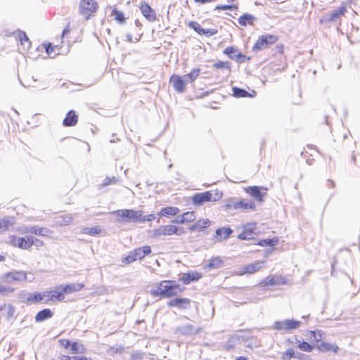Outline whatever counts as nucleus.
Listing matches in <instances>:
<instances>
[{"label":"nucleus","instance_id":"20e7f679","mask_svg":"<svg viewBox=\"0 0 360 360\" xmlns=\"http://www.w3.org/2000/svg\"><path fill=\"white\" fill-rule=\"evenodd\" d=\"M278 39V36L274 34H266L259 37L255 44L252 51L258 52L259 51L267 49L270 45L276 43Z\"/></svg>","mask_w":360,"mask_h":360},{"label":"nucleus","instance_id":"37998d69","mask_svg":"<svg viewBox=\"0 0 360 360\" xmlns=\"http://www.w3.org/2000/svg\"><path fill=\"white\" fill-rule=\"evenodd\" d=\"M185 223L192 222L195 218L196 215L194 212H186L181 214Z\"/></svg>","mask_w":360,"mask_h":360},{"label":"nucleus","instance_id":"0eeeda50","mask_svg":"<svg viewBox=\"0 0 360 360\" xmlns=\"http://www.w3.org/2000/svg\"><path fill=\"white\" fill-rule=\"evenodd\" d=\"M178 233V227L174 225L160 226L150 232V237L158 238L160 236H171Z\"/></svg>","mask_w":360,"mask_h":360},{"label":"nucleus","instance_id":"79ce46f5","mask_svg":"<svg viewBox=\"0 0 360 360\" xmlns=\"http://www.w3.org/2000/svg\"><path fill=\"white\" fill-rule=\"evenodd\" d=\"M19 37L20 39V42L22 46H25V49H28L31 46V42L29 40V38L26 35L25 32H20L19 34Z\"/></svg>","mask_w":360,"mask_h":360},{"label":"nucleus","instance_id":"c03bdc74","mask_svg":"<svg viewBox=\"0 0 360 360\" xmlns=\"http://www.w3.org/2000/svg\"><path fill=\"white\" fill-rule=\"evenodd\" d=\"M101 232V229L98 227H86L83 229L82 233L91 236H96Z\"/></svg>","mask_w":360,"mask_h":360},{"label":"nucleus","instance_id":"f03ea898","mask_svg":"<svg viewBox=\"0 0 360 360\" xmlns=\"http://www.w3.org/2000/svg\"><path fill=\"white\" fill-rule=\"evenodd\" d=\"M112 214L117 217V221L120 223H140L141 210L122 209L113 211Z\"/></svg>","mask_w":360,"mask_h":360},{"label":"nucleus","instance_id":"2eb2a0df","mask_svg":"<svg viewBox=\"0 0 360 360\" xmlns=\"http://www.w3.org/2000/svg\"><path fill=\"white\" fill-rule=\"evenodd\" d=\"M346 8L340 7L338 9L332 11L330 13L326 14L321 20L322 22H337L342 15L345 14Z\"/></svg>","mask_w":360,"mask_h":360},{"label":"nucleus","instance_id":"6e6552de","mask_svg":"<svg viewBox=\"0 0 360 360\" xmlns=\"http://www.w3.org/2000/svg\"><path fill=\"white\" fill-rule=\"evenodd\" d=\"M9 241L11 245L25 250L30 249L34 243V239L32 237L25 238L15 236H10Z\"/></svg>","mask_w":360,"mask_h":360},{"label":"nucleus","instance_id":"f257e3e1","mask_svg":"<svg viewBox=\"0 0 360 360\" xmlns=\"http://www.w3.org/2000/svg\"><path fill=\"white\" fill-rule=\"evenodd\" d=\"M184 289V288H181L179 285L173 284L172 281H163L153 288L150 292L153 296L170 297L181 293Z\"/></svg>","mask_w":360,"mask_h":360},{"label":"nucleus","instance_id":"13d9d810","mask_svg":"<svg viewBox=\"0 0 360 360\" xmlns=\"http://www.w3.org/2000/svg\"><path fill=\"white\" fill-rule=\"evenodd\" d=\"M115 177H112V178H110V177H106L105 179V180L103 181V185L105 186H108L110 184H112V182H115Z\"/></svg>","mask_w":360,"mask_h":360},{"label":"nucleus","instance_id":"e433bc0d","mask_svg":"<svg viewBox=\"0 0 360 360\" xmlns=\"http://www.w3.org/2000/svg\"><path fill=\"white\" fill-rule=\"evenodd\" d=\"M44 300L43 293L35 292L29 294L27 297V302L28 303H37Z\"/></svg>","mask_w":360,"mask_h":360},{"label":"nucleus","instance_id":"39448f33","mask_svg":"<svg viewBox=\"0 0 360 360\" xmlns=\"http://www.w3.org/2000/svg\"><path fill=\"white\" fill-rule=\"evenodd\" d=\"M151 252V248L150 246L146 245L138 248L131 252L124 257L123 262L126 264H130L135 262L137 259H141L145 256L149 255Z\"/></svg>","mask_w":360,"mask_h":360},{"label":"nucleus","instance_id":"4d7b16f0","mask_svg":"<svg viewBox=\"0 0 360 360\" xmlns=\"http://www.w3.org/2000/svg\"><path fill=\"white\" fill-rule=\"evenodd\" d=\"M174 224H185V221L181 215L178 216L174 220L172 221Z\"/></svg>","mask_w":360,"mask_h":360},{"label":"nucleus","instance_id":"423d86ee","mask_svg":"<svg viewBox=\"0 0 360 360\" xmlns=\"http://www.w3.org/2000/svg\"><path fill=\"white\" fill-rule=\"evenodd\" d=\"M30 276H27V274L25 271H13L6 274L4 276V281L6 283H12L13 281H32L34 279L32 274H29Z\"/></svg>","mask_w":360,"mask_h":360},{"label":"nucleus","instance_id":"9d476101","mask_svg":"<svg viewBox=\"0 0 360 360\" xmlns=\"http://www.w3.org/2000/svg\"><path fill=\"white\" fill-rule=\"evenodd\" d=\"M301 322L299 321L286 319L283 321H276L274 324V328L278 330H289L299 328Z\"/></svg>","mask_w":360,"mask_h":360},{"label":"nucleus","instance_id":"bf43d9fd","mask_svg":"<svg viewBox=\"0 0 360 360\" xmlns=\"http://www.w3.org/2000/svg\"><path fill=\"white\" fill-rule=\"evenodd\" d=\"M142 357H143L142 354L139 353V352L133 353L131 355V358L134 360H139V359H142Z\"/></svg>","mask_w":360,"mask_h":360},{"label":"nucleus","instance_id":"a211bd4d","mask_svg":"<svg viewBox=\"0 0 360 360\" xmlns=\"http://www.w3.org/2000/svg\"><path fill=\"white\" fill-rule=\"evenodd\" d=\"M263 262H256L253 264L245 265L241 269V270L237 273L238 275H243L245 274H254L262 268Z\"/></svg>","mask_w":360,"mask_h":360},{"label":"nucleus","instance_id":"b1692460","mask_svg":"<svg viewBox=\"0 0 360 360\" xmlns=\"http://www.w3.org/2000/svg\"><path fill=\"white\" fill-rule=\"evenodd\" d=\"M78 121V116L74 110H70L65 119L63 120V124L65 127L75 126Z\"/></svg>","mask_w":360,"mask_h":360},{"label":"nucleus","instance_id":"8fccbe9b","mask_svg":"<svg viewBox=\"0 0 360 360\" xmlns=\"http://www.w3.org/2000/svg\"><path fill=\"white\" fill-rule=\"evenodd\" d=\"M83 347L82 345H79L77 342H74L71 345L70 350L73 354L83 353Z\"/></svg>","mask_w":360,"mask_h":360},{"label":"nucleus","instance_id":"f8f14e48","mask_svg":"<svg viewBox=\"0 0 360 360\" xmlns=\"http://www.w3.org/2000/svg\"><path fill=\"white\" fill-rule=\"evenodd\" d=\"M267 188L264 186H252L245 188L246 193L259 202L264 201V198L266 195Z\"/></svg>","mask_w":360,"mask_h":360},{"label":"nucleus","instance_id":"338daca9","mask_svg":"<svg viewBox=\"0 0 360 360\" xmlns=\"http://www.w3.org/2000/svg\"><path fill=\"white\" fill-rule=\"evenodd\" d=\"M127 40L128 42H132L133 41V37H132V35L131 34H127Z\"/></svg>","mask_w":360,"mask_h":360},{"label":"nucleus","instance_id":"603ef678","mask_svg":"<svg viewBox=\"0 0 360 360\" xmlns=\"http://www.w3.org/2000/svg\"><path fill=\"white\" fill-rule=\"evenodd\" d=\"M14 292V288L11 287H6L0 284V295H8Z\"/></svg>","mask_w":360,"mask_h":360},{"label":"nucleus","instance_id":"c9c22d12","mask_svg":"<svg viewBox=\"0 0 360 360\" xmlns=\"http://www.w3.org/2000/svg\"><path fill=\"white\" fill-rule=\"evenodd\" d=\"M223 261L219 257H213L209 260V263L206 265V268L209 269H218L221 267Z\"/></svg>","mask_w":360,"mask_h":360},{"label":"nucleus","instance_id":"de8ad7c7","mask_svg":"<svg viewBox=\"0 0 360 360\" xmlns=\"http://www.w3.org/2000/svg\"><path fill=\"white\" fill-rule=\"evenodd\" d=\"M188 27L194 30L199 34H202V32L204 30V28H202L198 22L195 21L190 22L188 23Z\"/></svg>","mask_w":360,"mask_h":360},{"label":"nucleus","instance_id":"5fc2aeb1","mask_svg":"<svg viewBox=\"0 0 360 360\" xmlns=\"http://www.w3.org/2000/svg\"><path fill=\"white\" fill-rule=\"evenodd\" d=\"M238 7L236 5H218L215 7V10H230L236 9Z\"/></svg>","mask_w":360,"mask_h":360},{"label":"nucleus","instance_id":"72a5a7b5","mask_svg":"<svg viewBox=\"0 0 360 360\" xmlns=\"http://www.w3.org/2000/svg\"><path fill=\"white\" fill-rule=\"evenodd\" d=\"M256 20V18L251 14H244L240 16L238 21V23L242 26H246L248 24L252 25L253 22Z\"/></svg>","mask_w":360,"mask_h":360},{"label":"nucleus","instance_id":"c756f323","mask_svg":"<svg viewBox=\"0 0 360 360\" xmlns=\"http://www.w3.org/2000/svg\"><path fill=\"white\" fill-rule=\"evenodd\" d=\"M53 313L49 309H44L40 311H39L35 316V321L36 322H42L46 319H49L53 317Z\"/></svg>","mask_w":360,"mask_h":360},{"label":"nucleus","instance_id":"6e6d98bb","mask_svg":"<svg viewBox=\"0 0 360 360\" xmlns=\"http://www.w3.org/2000/svg\"><path fill=\"white\" fill-rule=\"evenodd\" d=\"M218 31L216 29H204L201 35L210 37L217 34Z\"/></svg>","mask_w":360,"mask_h":360},{"label":"nucleus","instance_id":"69168bd1","mask_svg":"<svg viewBox=\"0 0 360 360\" xmlns=\"http://www.w3.org/2000/svg\"><path fill=\"white\" fill-rule=\"evenodd\" d=\"M60 360H72V356L68 355H61L60 357Z\"/></svg>","mask_w":360,"mask_h":360},{"label":"nucleus","instance_id":"58836bf2","mask_svg":"<svg viewBox=\"0 0 360 360\" xmlns=\"http://www.w3.org/2000/svg\"><path fill=\"white\" fill-rule=\"evenodd\" d=\"M278 240L276 238H274L271 239H264V240H259L258 242V245L260 246H262V247H266V246L273 247V246H275L278 243Z\"/></svg>","mask_w":360,"mask_h":360},{"label":"nucleus","instance_id":"2f4dec72","mask_svg":"<svg viewBox=\"0 0 360 360\" xmlns=\"http://www.w3.org/2000/svg\"><path fill=\"white\" fill-rule=\"evenodd\" d=\"M317 347L321 352L333 351V352L337 353L339 350V347L337 345L326 342H321L318 345Z\"/></svg>","mask_w":360,"mask_h":360},{"label":"nucleus","instance_id":"680f3d73","mask_svg":"<svg viewBox=\"0 0 360 360\" xmlns=\"http://www.w3.org/2000/svg\"><path fill=\"white\" fill-rule=\"evenodd\" d=\"M34 239V243L33 245H35L37 247H40V246H42L43 245V242L37 238H33Z\"/></svg>","mask_w":360,"mask_h":360},{"label":"nucleus","instance_id":"f704fd0d","mask_svg":"<svg viewBox=\"0 0 360 360\" xmlns=\"http://www.w3.org/2000/svg\"><path fill=\"white\" fill-rule=\"evenodd\" d=\"M179 212L178 207H166L161 210L160 215L161 216H174Z\"/></svg>","mask_w":360,"mask_h":360},{"label":"nucleus","instance_id":"f3484780","mask_svg":"<svg viewBox=\"0 0 360 360\" xmlns=\"http://www.w3.org/2000/svg\"><path fill=\"white\" fill-rule=\"evenodd\" d=\"M169 82L173 85V88L178 93H183L185 91V80L181 77L173 75L170 77Z\"/></svg>","mask_w":360,"mask_h":360},{"label":"nucleus","instance_id":"7ed1b4c3","mask_svg":"<svg viewBox=\"0 0 360 360\" xmlns=\"http://www.w3.org/2000/svg\"><path fill=\"white\" fill-rule=\"evenodd\" d=\"M223 193L220 191H206L196 193L193 196V202L195 205H200L205 202H215L222 198Z\"/></svg>","mask_w":360,"mask_h":360},{"label":"nucleus","instance_id":"5701e85b","mask_svg":"<svg viewBox=\"0 0 360 360\" xmlns=\"http://www.w3.org/2000/svg\"><path fill=\"white\" fill-rule=\"evenodd\" d=\"M200 278H202V274L200 273L193 271L187 274H184L180 278L184 284H189L191 281H198Z\"/></svg>","mask_w":360,"mask_h":360},{"label":"nucleus","instance_id":"0e129e2a","mask_svg":"<svg viewBox=\"0 0 360 360\" xmlns=\"http://www.w3.org/2000/svg\"><path fill=\"white\" fill-rule=\"evenodd\" d=\"M70 32V26L68 25L65 27V29L63 30V34H62V37H64V36L65 34H67L68 33H69Z\"/></svg>","mask_w":360,"mask_h":360},{"label":"nucleus","instance_id":"1a4fd4ad","mask_svg":"<svg viewBox=\"0 0 360 360\" xmlns=\"http://www.w3.org/2000/svg\"><path fill=\"white\" fill-rule=\"evenodd\" d=\"M98 4L94 0H82L80 2L81 13L88 19L92 13L96 11Z\"/></svg>","mask_w":360,"mask_h":360},{"label":"nucleus","instance_id":"4468645a","mask_svg":"<svg viewBox=\"0 0 360 360\" xmlns=\"http://www.w3.org/2000/svg\"><path fill=\"white\" fill-rule=\"evenodd\" d=\"M19 231L22 234L32 233L42 237H48L51 231L47 228H39L37 226H25L21 228Z\"/></svg>","mask_w":360,"mask_h":360},{"label":"nucleus","instance_id":"7c9ffc66","mask_svg":"<svg viewBox=\"0 0 360 360\" xmlns=\"http://www.w3.org/2000/svg\"><path fill=\"white\" fill-rule=\"evenodd\" d=\"M210 221L208 219H199L197 221L195 224H192L189 227V230L191 231H202L205 228H206L209 224Z\"/></svg>","mask_w":360,"mask_h":360},{"label":"nucleus","instance_id":"4be33fe9","mask_svg":"<svg viewBox=\"0 0 360 360\" xmlns=\"http://www.w3.org/2000/svg\"><path fill=\"white\" fill-rule=\"evenodd\" d=\"M224 53L228 55L232 60H235L238 63L244 62L245 56L240 53H238L237 50L233 46L226 48Z\"/></svg>","mask_w":360,"mask_h":360},{"label":"nucleus","instance_id":"9b49d317","mask_svg":"<svg viewBox=\"0 0 360 360\" xmlns=\"http://www.w3.org/2000/svg\"><path fill=\"white\" fill-rule=\"evenodd\" d=\"M201 331V328H195L191 323L179 326L175 329V333L183 336L196 335L200 333Z\"/></svg>","mask_w":360,"mask_h":360},{"label":"nucleus","instance_id":"ea45409f","mask_svg":"<svg viewBox=\"0 0 360 360\" xmlns=\"http://www.w3.org/2000/svg\"><path fill=\"white\" fill-rule=\"evenodd\" d=\"M111 15L115 17V19L120 24H124L125 22V18L124 13L121 11H119L116 8H114L112 11Z\"/></svg>","mask_w":360,"mask_h":360},{"label":"nucleus","instance_id":"e2e57ef3","mask_svg":"<svg viewBox=\"0 0 360 360\" xmlns=\"http://www.w3.org/2000/svg\"><path fill=\"white\" fill-rule=\"evenodd\" d=\"M215 0H194V1L195 3H199V4H202L210 3V2H213Z\"/></svg>","mask_w":360,"mask_h":360},{"label":"nucleus","instance_id":"052dcab7","mask_svg":"<svg viewBox=\"0 0 360 360\" xmlns=\"http://www.w3.org/2000/svg\"><path fill=\"white\" fill-rule=\"evenodd\" d=\"M46 52L47 54H51L53 51V48L51 45V44H49L47 46H46Z\"/></svg>","mask_w":360,"mask_h":360},{"label":"nucleus","instance_id":"49530a36","mask_svg":"<svg viewBox=\"0 0 360 360\" xmlns=\"http://www.w3.org/2000/svg\"><path fill=\"white\" fill-rule=\"evenodd\" d=\"M200 72V70L199 68H195L192 70V71L190 73L186 75V78H189V82L191 83L196 79Z\"/></svg>","mask_w":360,"mask_h":360},{"label":"nucleus","instance_id":"ddd939ff","mask_svg":"<svg viewBox=\"0 0 360 360\" xmlns=\"http://www.w3.org/2000/svg\"><path fill=\"white\" fill-rule=\"evenodd\" d=\"M43 295L44 298L46 299L45 302L49 301L60 302L65 299V295H63V292H61L60 288H59V285L56 286L53 290L44 291Z\"/></svg>","mask_w":360,"mask_h":360},{"label":"nucleus","instance_id":"dca6fc26","mask_svg":"<svg viewBox=\"0 0 360 360\" xmlns=\"http://www.w3.org/2000/svg\"><path fill=\"white\" fill-rule=\"evenodd\" d=\"M256 228L255 223H248L243 226V231L240 233L238 238L240 240H250L254 238L255 233L254 232Z\"/></svg>","mask_w":360,"mask_h":360},{"label":"nucleus","instance_id":"393cba45","mask_svg":"<svg viewBox=\"0 0 360 360\" xmlns=\"http://www.w3.org/2000/svg\"><path fill=\"white\" fill-rule=\"evenodd\" d=\"M283 278L278 276H272L266 277L265 279L260 282V285L263 287L267 285H274L283 283Z\"/></svg>","mask_w":360,"mask_h":360},{"label":"nucleus","instance_id":"864d4df0","mask_svg":"<svg viewBox=\"0 0 360 360\" xmlns=\"http://www.w3.org/2000/svg\"><path fill=\"white\" fill-rule=\"evenodd\" d=\"M155 219V217L154 214H150L148 215H143V212L141 210V219L140 223L145 222V221H150Z\"/></svg>","mask_w":360,"mask_h":360},{"label":"nucleus","instance_id":"bb28decb","mask_svg":"<svg viewBox=\"0 0 360 360\" xmlns=\"http://www.w3.org/2000/svg\"><path fill=\"white\" fill-rule=\"evenodd\" d=\"M233 207L235 210H255V205L252 201H245V200H240L237 201L233 203Z\"/></svg>","mask_w":360,"mask_h":360},{"label":"nucleus","instance_id":"c85d7f7f","mask_svg":"<svg viewBox=\"0 0 360 360\" xmlns=\"http://www.w3.org/2000/svg\"><path fill=\"white\" fill-rule=\"evenodd\" d=\"M15 224V218L12 217H6L0 219V232L8 230Z\"/></svg>","mask_w":360,"mask_h":360},{"label":"nucleus","instance_id":"a19ab883","mask_svg":"<svg viewBox=\"0 0 360 360\" xmlns=\"http://www.w3.org/2000/svg\"><path fill=\"white\" fill-rule=\"evenodd\" d=\"M322 331L321 330H319L317 332L316 331H313V330H311L309 331V340L311 342H320L321 340V339L323 338L322 337Z\"/></svg>","mask_w":360,"mask_h":360},{"label":"nucleus","instance_id":"6ab92c4d","mask_svg":"<svg viewBox=\"0 0 360 360\" xmlns=\"http://www.w3.org/2000/svg\"><path fill=\"white\" fill-rule=\"evenodd\" d=\"M232 233L233 230L230 227H221L217 229L215 231L214 240L216 242H221L223 240H226L230 237Z\"/></svg>","mask_w":360,"mask_h":360},{"label":"nucleus","instance_id":"3c124183","mask_svg":"<svg viewBox=\"0 0 360 360\" xmlns=\"http://www.w3.org/2000/svg\"><path fill=\"white\" fill-rule=\"evenodd\" d=\"M213 66L217 69H227L230 70V65L229 62L218 61L214 63Z\"/></svg>","mask_w":360,"mask_h":360},{"label":"nucleus","instance_id":"774afa93","mask_svg":"<svg viewBox=\"0 0 360 360\" xmlns=\"http://www.w3.org/2000/svg\"><path fill=\"white\" fill-rule=\"evenodd\" d=\"M79 360H92V359H91L89 357H86V356H82L79 357Z\"/></svg>","mask_w":360,"mask_h":360},{"label":"nucleus","instance_id":"473e14b6","mask_svg":"<svg viewBox=\"0 0 360 360\" xmlns=\"http://www.w3.org/2000/svg\"><path fill=\"white\" fill-rule=\"evenodd\" d=\"M73 221V217L70 214H66L64 215H61L58 217H57L56 220V223L57 225L63 226H68L72 223Z\"/></svg>","mask_w":360,"mask_h":360},{"label":"nucleus","instance_id":"4c0bfd02","mask_svg":"<svg viewBox=\"0 0 360 360\" xmlns=\"http://www.w3.org/2000/svg\"><path fill=\"white\" fill-rule=\"evenodd\" d=\"M232 91L233 93V96L236 98H242V97H252L253 95H251L246 90L243 89H240L238 87L233 86L232 88Z\"/></svg>","mask_w":360,"mask_h":360},{"label":"nucleus","instance_id":"aec40b11","mask_svg":"<svg viewBox=\"0 0 360 360\" xmlns=\"http://www.w3.org/2000/svg\"><path fill=\"white\" fill-rule=\"evenodd\" d=\"M140 10L143 15L150 22L156 20V13L155 11L146 3H143L140 6Z\"/></svg>","mask_w":360,"mask_h":360},{"label":"nucleus","instance_id":"cd10ccee","mask_svg":"<svg viewBox=\"0 0 360 360\" xmlns=\"http://www.w3.org/2000/svg\"><path fill=\"white\" fill-rule=\"evenodd\" d=\"M241 343V338L238 335H231L224 345L227 351L233 349L237 345Z\"/></svg>","mask_w":360,"mask_h":360},{"label":"nucleus","instance_id":"a18cd8bd","mask_svg":"<svg viewBox=\"0 0 360 360\" xmlns=\"http://www.w3.org/2000/svg\"><path fill=\"white\" fill-rule=\"evenodd\" d=\"M298 347L300 349L304 352H310L313 349V346L308 343L307 342H300L299 341Z\"/></svg>","mask_w":360,"mask_h":360},{"label":"nucleus","instance_id":"412c9836","mask_svg":"<svg viewBox=\"0 0 360 360\" xmlns=\"http://www.w3.org/2000/svg\"><path fill=\"white\" fill-rule=\"evenodd\" d=\"M84 287L83 283H70L67 285H60L59 288H60L61 292H63V295L70 294L74 292H78L81 290Z\"/></svg>","mask_w":360,"mask_h":360},{"label":"nucleus","instance_id":"a878e982","mask_svg":"<svg viewBox=\"0 0 360 360\" xmlns=\"http://www.w3.org/2000/svg\"><path fill=\"white\" fill-rule=\"evenodd\" d=\"M191 301L188 298H175L173 300H171L168 303L167 305L169 307H178L179 308H184L186 309L188 306L189 305Z\"/></svg>","mask_w":360,"mask_h":360},{"label":"nucleus","instance_id":"09e8293b","mask_svg":"<svg viewBox=\"0 0 360 360\" xmlns=\"http://www.w3.org/2000/svg\"><path fill=\"white\" fill-rule=\"evenodd\" d=\"M295 356V351L292 348L288 349L282 355L283 360H290L291 358Z\"/></svg>","mask_w":360,"mask_h":360}]
</instances>
